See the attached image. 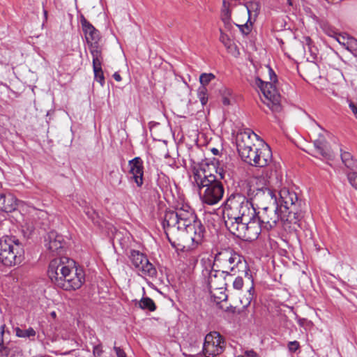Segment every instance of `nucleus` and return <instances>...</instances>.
I'll return each instance as SVG.
<instances>
[{
	"label": "nucleus",
	"instance_id": "8fccbe9b",
	"mask_svg": "<svg viewBox=\"0 0 357 357\" xmlns=\"http://www.w3.org/2000/svg\"><path fill=\"white\" fill-rule=\"evenodd\" d=\"M226 312L235 313L236 312V307L230 305L229 307H227V308L225 310Z\"/></svg>",
	"mask_w": 357,
	"mask_h": 357
},
{
	"label": "nucleus",
	"instance_id": "7c9ffc66",
	"mask_svg": "<svg viewBox=\"0 0 357 357\" xmlns=\"http://www.w3.org/2000/svg\"><path fill=\"white\" fill-rule=\"evenodd\" d=\"M215 78V76L213 73H202L199 76V82L201 84L200 86L206 87V86Z\"/></svg>",
	"mask_w": 357,
	"mask_h": 357
},
{
	"label": "nucleus",
	"instance_id": "2f4dec72",
	"mask_svg": "<svg viewBox=\"0 0 357 357\" xmlns=\"http://www.w3.org/2000/svg\"><path fill=\"white\" fill-rule=\"evenodd\" d=\"M236 26L239 28L240 31L245 36H248L252 31V24L250 21V18L248 20L247 22L243 25L236 24Z\"/></svg>",
	"mask_w": 357,
	"mask_h": 357
},
{
	"label": "nucleus",
	"instance_id": "603ef678",
	"mask_svg": "<svg viewBox=\"0 0 357 357\" xmlns=\"http://www.w3.org/2000/svg\"><path fill=\"white\" fill-rule=\"evenodd\" d=\"M44 22L47 20V10L43 7Z\"/></svg>",
	"mask_w": 357,
	"mask_h": 357
},
{
	"label": "nucleus",
	"instance_id": "13d9d810",
	"mask_svg": "<svg viewBox=\"0 0 357 357\" xmlns=\"http://www.w3.org/2000/svg\"><path fill=\"white\" fill-rule=\"evenodd\" d=\"M282 43H283V41H282V40H280V44H282Z\"/></svg>",
	"mask_w": 357,
	"mask_h": 357
},
{
	"label": "nucleus",
	"instance_id": "20e7f679",
	"mask_svg": "<svg viewBox=\"0 0 357 357\" xmlns=\"http://www.w3.org/2000/svg\"><path fill=\"white\" fill-rule=\"evenodd\" d=\"M66 257L55 258L49 264L47 274L51 282L57 288L65 291L80 288L85 280L82 269L69 267L66 264Z\"/></svg>",
	"mask_w": 357,
	"mask_h": 357
},
{
	"label": "nucleus",
	"instance_id": "a19ab883",
	"mask_svg": "<svg viewBox=\"0 0 357 357\" xmlns=\"http://www.w3.org/2000/svg\"><path fill=\"white\" fill-rule=\"evenodd\" d=\"M213 296L217 302L225 301L227 299V295L222 291L219 292V295H217L216 293H213Z\"/></svg>",
	"mask_w": 357,
	"mask_h": 357
},
{
	"label": "nucleus",
	"instance_id": "f8f14e48",
	"mask_svg": "<svg viewBox=\"0 0 357 357\" xmlns=\"http://www.w3.org/2000/svg\"><path fill=\"white\" fill-rule=\"evenodd\" d=\"M214 267L215 266L208 260L207 264L205 265L204 268L202 270L204 282L211 293L212 290H222L227 285V283L223 282L222 279L225 280L228 276L221 275L220 270H215Z\"/></svg>",
	"mask_w": 357,
	"mask_h": 357
},
{
	"label": "nucleus",
	"instance_id": "393cba45",
	"mask_svg": "<svg viewBox=\"0 0 357 357\" xmlns=\"http://www.w3.org/2000/svg\"><path fill=\"white\" fill-rule=\"evenodd\" d=\"M139 307L142 310H148L150 312H153L156 310V305L154 301L149 297H143L138 301Z\"/></svg>",
	"mask_w": 357,
	"mask_h": 357
},
{
	"label": "nucleus",
	"instance_id": "f3484780",
	"mask_svg": "<svg viewBox=\"0 0 357 357\" xmlns=\"http://www.w3.org/2000/svg\"><path fill=\"white\" fill-rule=\"evenodd\" d=\"M45 247L53 255H60L63 251L65 241L62 235L54 231L48 233L45 238Z\"/></svg>",
	"mask_w": 357,
	"mask_h": 357
},
{
	"label": "nucleus",
	"instance_id": "0eeeda50",
	"mask_svg": "<svg viewBox=\"0 0 357 357\" xmlns=\"http://www.w3.org/2000/svg\"><path fill=\"white\" fill-rule=\"evenodd\" d=\"M23 244L15 236L5 235L0 238V262L5 266H14L24 259Z\"/></svg>",
	"mask_w": 357,
	"mask_h": 357
},
{
	"label": "nucleus",
	"instance_id": "864d4df0",
	"mask_svg": "<svg viewBox=\"0 0 357 357\" xmlns=\"http://www.w3.org/2000/svg\"><path fill=\"white\" fill-rule=\"evenodd\" d=\"M211 152L214 154V155H218L219 153V151L218 149L216 148H213L211 149Z\"/></svg>",
	"mask_w": 357,
	"mask_h": 357
},
{
	"label": "nucleus",
	"instance_id": "423d86ee",
	"mask_svg": "<svg viewBox=\"0 0 357 357\" xmlns=\"http://www.w3.org/2000/svg\"><path fill=\"white\" fill-rule=\"evenodd\" d=\"M277 206L282 215V222L297 225L304 215L305 203L298 199L297 194L286 188L277 192Z\"/></svg>",
	"mask_w": 357,
	"mask_h": 357
},
{
	"label": "nucleus",
	"instance_id": "72a5a7b5",
	"mask_svg": "<svg viewBox=\"0 0 357 357\" xmlns=\"http://www.w3.org/2000/svg\"><path fill=\"white\" fill-rule=\"evenodd\" d=\"M222 20L225 24L226 28L229 29L231 26L230 20H231V14L230 11L227 9L223 10L221 15Z\"/></svg>",
	"mask_w": 357,
	"mask_h": 357
},
{
	"label": "nucleus",
	"instance_id": "58836bf2",
	"mask_svg": "<svg viewBox=\"0 0 357 357\" xmlns=\"http://www.w3.org/2000/svg\"><path fill=\"white\" fill-rule=\"evenodd\" d=\"M288 349L291 352H296L300 348V344L298 341H291L287 345Z\"/></svg>",
	"mask_w": 357,
	"mask_h": 357
},
{
	"label": "nucleus",
	"instance_id": "4468645a",
	"mask_svg": "<svg viewBox=\"0 0 357 357\" xmlns=\"http://www.w3.org/2000/svg\"><path fill=\"white\" fill-rule=\"evenodd\" d=\"M256 82L268 100V102L266 104L270 109L273 112H281L282 107L280 104V96L277 92L276 86L274 85L275 82H264L259 77L256 79Z\"/></svg>",
	"mask_w": 357,
	"mask_h": 357
},
{
	"label": "nucleus",
	"instance_id": "c03bdc74",
	"mask_svg": "<svg viewBox=\"0 0 357 357\" xmlns=\"http://www.w3.org/2000/svg\"><path fill=\"white\" fill-rule=\"evenodd\" d=\"M85 213L89 218L92 220H93L96 215L95 211L89 208H86Z\"/></svg>",
	"mask_w": 357,
	"mask_h": 357
},
{
	"label": "nucleus",
	"instance_id": "e433bc0d",
	"mask_svg": "<svg viewBox=\"0 0 357 357\" xmlns=\"http://www.w3.org/2000/svg\"><path fill=\"white\" fill-rule=\"evenodd\" d=\"M9 352L10 349L4 344L3 335H0V353L5 354L8 356Z\"/></svg>",
	"mask_w": 357,
	"mask_h": 357
},
{
	"label": "nucleus",
	"instance_id": "2eb2a0df",
	"mask_svg": "<svg viewBox=\"0 0 357 357\" xmlns=\"http://www.w3.org/2000/svg\"><path fill=\"white\" fill-rule=\"evenodd\" d=\"M257 218L264 226V229L270 231L275 228L280 220L282 222V215L278 206H273L270 208L260 209L257 211Z\"/></svg>",
	"mask_w": 357,
	"mask_h": 357
},
{
	"label": "nucleus",
	"instance_id": "37998d69",
	"mask_svg": "<svg viewBox=\"0 0 357 357\" xmlns=\"http://www.w3.org/2000/svg\"><path fill=\"white\" fill-rule=\"evenodd\" d=\"M268 75H269L270 82H278L276 74L275 73L274 70L269 66H268Z\"/></svg>",
	"mask_w": 357,
	"mask_h": 357
},
{
	"label": "nucleus",
	"instance_id": "c756f323",
	"mask_svg": "<svg viewBox=\"0 0 357 357\" xmlns=\"http://www.w3.org/2000/svg\"><path fill=\"white\" fill-rule=\"evenodd\" d=\"M16 335L19 337H31L36 335L35 330L29 327L26 330L21 329L19 327L15 328Z\"/></svg>",
	"mask_w": 357,
	"mask_h": 357
},
{
	"label": "nucleus",
	"instance_id": "49530a36",
	"mask_svg": "<svg viewBox=\"0 0 357 357\" xmlns=\"http://www.w3.org/2000/svg\"><path fill=\"white\" fill-rule=\"evenodd\" d=\"M349 107L351 108L356 118L357 119V107L355 106V105L353 102H351L349 104Z\"/></svg>",
	"mask_w": 357,
	"mask_h": 357
},
{
	"label": "nucleus",
	"instance_id": "a18cd8bd",
	"mask_svg": "<svg viewBox=\"0 0 357 357\" xmlns=\"http://www.w3.org/2000/svg\"><path fill=\"white\" fill-rule=\"evenodd\" d=\"M246 357H259V356L254 350H248L245 352Z\"/></svg>",
	"mask_w": 357,
	"mask_h": 357
},
{
	"label": "nucleus",
	"instance_id": "3c124183",
	"mask_svg": "<svg viewBox=\"0 0 357 357\" xmlns=\"http://www.w3.org/2000/svg\"><path fill=\"white\" fill-rule=\"evenodd\" d=\"M5 328H6V325H5V324H2V325L0 326V335H4V333H5Z\"/></svg>",
	"mask_w": 357,
	"mask_h": 357
},
{
	"label": "nucleus",
	"instance_id": "ddd939ff",
	"mask_svg": "<svg viewBox=\"0 0 357 357\" xmlns=\"http://www.w3.org/2000/svg\"><path fill=\"white\" fill-rule=\"evenodd\" d=\"M128 257L135 268L141 272V275L151 278L157 275V271L149 261L147 256L139 250H131Z\"/></svg>",
	"mask_w": 357,
	"mask_h": 357
},
{
	"label": "nucleus",
	"instance_id": "6e6552de",
	"mask_svg": "<svg viewBox=\"0 0 357 357\" xmlns=\"http://www.w3.org/2000/svg\"><path fill=\"white\" fill-rule=\"evenodd\" d=\"M257 136L254 132L248 130L241 132L236 137V147L241 159L246 163L256 165L258 149L250 140L251 136Z\"/></svg>",
	"mask_w": 357,
	"mask_h": 357
},
{
	"label": "nucleus",
	"instance_id": "9d476101",
	"mask_svg": "<svg viewBox=\"0 0 357 357\" xmlns=\"http://www.w3.org/2000/svg\"><path fill=\"white\" fill-rule=\"evenodd\" d=\"M264 226L259 222L257 215L247 222L238 224L229 232L237 238L246 241L256 240L261 233Z\"/></svg>",
	"mask_w": 357,
	"mask_h": 357
},
{
	"label": "nucleus",
	"instance_id": "f03ea898",
	"mask_svg": "<svg viewBox=\"0 0 357 357\" xmlns=\"http://www.w3.org/2000/svg\"><path fill=\"white\" fill-rule=\"evenodd\" d=\"M243 257L234 252L232 249L226 248L218 251L214 256L212 264L216 268L222 269L221 275L232 276L236 275L239 271V267L244 268L242 271L244 276L251 282V287L248 290V295L245 297V301L241 300L243 307H247L250 305L255 298V289L254 279L251 271L245 262H242Z\"/></svg>",
	"mask_w": 357,
	"mask_h": 357
},
{
	"label": "nucleus",
	"instance_id": "1a4fd4ad",
	"mask_svg": "<svg viewBox=\"0 0 357 357\" xmlns=\"http://www.w3.org/2000/svg\"><path fill=\"white\" fill-rule=\"evenodd\" d=\"M246 195L259 210L277 206V191L269 188L248 186Z\"/></svg>",
	"mask_w": 357,
	"mask_h": 357
},
{
	"label": "nucleus",
	"instance_id": "bb28decb",
	"mask_svg": "<svg viewBox=\"0 0 357 357\" xmlns=\"http://www.w3.org/2000/svg\"><path fill=\"white\" fill-rule=\"evenodd\" d=\"M122 174L119 172V169H113L109 172V179L112 185H119L121 183Z\"/></svg>",
	"mask_w": 357,
	"mask_h": 357
},
{
	"label": "nucleus",
	"instance_id": "dca6fc26",
	"mask_svg": "<svg viewBox=\"0 0 357 357\" xmlns=\"http://www.w3.org/2000/svg\"><path fill=\"white\" fill-rule=\"evenodd\" d=\"M129 174L131 175L130 181H133L137 187L141 188L144 184V161L140 157H135L128 161Z\"/></svg>",
	"mask_w": 357,
	"mask_h": 357
},
{
	"label": "nucleus",
	"instance_id": "5701e85b",
	"mask_svg": "<svg viewBox=\"0 0 357 357\" xmlns=\"http://www.w3.org/2000/svg\"><path fill=\"white\" fill-rule=\"evenodd\" d=\"M341 159L344 165L351 170L357 169V160L354 159L352 155L347 151H342Z\"/></svg>",
	"mask_w": 357,
	"mask_h": 357
},
{
	"label": "nucleus",
	"instance_id": "c9c22d12",
	"mask_svg": "<svg viewBox=\"0 0 357 357\" xmlns=\"http://www.w3.org/2000/svg\"><path fill=\"white\" fill-rule=\"evenodd\" d=\"M243 287V280L242 276H237L233 282V287L236 290H241Z\"/></svg>",
	"mask_w": 357,
	"mask_h": 357
},
{
	"label": "nucleus",
	"instance_id": "473e14b6",
	"mask_svg": "<svg viewBox=\"0 0 357 357\" xmlns=\"http://www.w3.org/2000/svg\"><path fill=\"white\" fill-rule=\"evenodd\" d=\"M213 167L215 173L214 174V177H215L219 181L222 182V180L225 179V171L222 167H216L214 164H213Z\"/></svg>",
	"mask_w": 357,
	"mask_h": 357
},
{
	"label": "nucleus",
	"instance_id": "ea45409f",
	"mask_svg": "<svg viewBox=\"0 0 357 357\" xmlns=\"http://www.w3.org/2000/svg\"><path fill=\"white\" fill-rule=\"evenodd\" d=\"M103 353L101 344H97L93 348V354L95 357H101Z\"/></svg>",
	"mask_w": 357,
	"mask_h": 357
},
{
	"label": "nucleus",
	"instance_id": "4be33fe9",
	"mask_svg": "<svg viewBox=\"0 0 357 357\" xmlns=\"http://www.w3.org/2000/svg\"><path fill=\"white\" fill-rule=\"evenodd\" d=\"M89 49L93 58V66H102L103 58L99 44L96 42L92 43L91 45H89Z\"/></svg>",
	"mask_w": 357,
	"mask_h": 357
},
{
	"label": "nucleus",
	"instance_id": "b1692460",
	"mask_svg": "<svg viewBox=\"0 0 357 357\" xmlns=\"http://www.w3.org/2000/svg\"><path fill=\"white\" fill-rule=\"evenodd\" d=\"M314 146L318 154L324 158L329 156L328 151L326 147V142L324 139H317L314 142Z\"/></svg>",
	"mask_w": 357,
	"mask_h": 357
},
{
	"label": "nucleus",
	"instance_id": "39448f33",
	"mask_svg": "<svg viewBox=\"0 0 357 357\" xmlns=\"http://www.w3.org/2000/svg\"><path fill=\"white\" fill-rule=\"evenodd\" d=\"M193 178L204 204L215 205L222 199L225 194L224 185L214 177L213 173L205 169H202V172L195 169Z\"/></svg>",
	"mask_w": 357,
	"mask_h": 357
},
{
	"label": "nucleus",
	"instance_id": "5fc2aeb1",
	"mask_svg": "<svg viewBox=\"0 0 357 357\" xmlns=\"http://www.w3.org/2000/svg\"><path fill=\"white\" fill-rule=\"evenodd\" d=\"M287 3H288V5L291 6L292 5V0H287Z\"/></svg>",
	"mask_w": 357,
	"mask_h": 357
},
{
	"label": "nucleus",
	"instance_id": "a878e982",
	"mask_svg": "<svg viewBox=\"0 0 357 357\" xmlns=\"http://www.w3.org/2000/svg\"><path fill=\"white\" fill-rule=\"evenodd\" d=\"M303 44L304 45H306L308 50V52L310 54V58L312 61H314L317 59V47L313 45V42L312 39L309 36H305L303 38Z\"/></svg>",
	"mask_w": 357,
	"mask_h": 357
},
{
	"label": "nucleus",
	"instance_id": "f257e3e1",
	"mask_svg": "<svg viewBox=\"0 0 357 357\" xmlns=\"http://www.w3.org/2000/svg\"><path fill=\"white\" fill-rule=\"evenodd\" d=\"M162 227L172 247L179 245V241L190 235L191 241L198 245L204 237L205 228L191 210L182 208L176 211H167L162 221Z\"/></svg>",
	"mask_w": 357,
	"mask_h": 357
},
{
	"label": "nucleus",
	"instance_id": "79ce46f5",
	"mask_svg": "<svg viewBox=\"0 0 357 357\" xmlns=\"http://www.w3.org/2000/svg\"><path fill=\"white\" fill-rule=\"evenodd\" d=\"M113 349L117 357H127L124 350L121 347L116 346V343L114 344Z\"/></svg>",
	"mask_w": 357,
	"mask_h": 357
},
{
	"label": "nucleus",
	"instance_id": "6e6d98bb",
	"mask_svg": "<svg viewBox=\"0 0 357 357\" xmlns=\"http://www.w3.org/2000/svg\"><path fill=\"white\" fill-rule=\"evenodd\" d=\"M51 315H52V317H56V312H51Z\"/></svg>",
	"mask_w": 357,
	"mask_h": 357
},
{
	"label": "nucleus",
	"instance_id": "f704fd0d",
	"mask_svg": "<svg viewBox=\"0 0 357 357\" xmlns=\"http://www.w3.org/2000/svg\"><path fill=\"white\" fill-rule=\"evenodd\" d=\"M347 178L350 184L357 190V172L355 170L347 174Z\"/></svg>",
	"mask_w": 357,
	"mask_h": 357
},
{
	"label": "nucleus",
	"instance_id": "aec40b11",
	"mask_svg": "<svg viewBox=\"0 0 357 357\" xmlns=\"http://www.w3.org/2000/svg\"><path fill=\"white\" fill-rule=\"evenodd\" d=\"M255 167L268 166L272 160V151L268 144H264L258 149Z\"/></svg>",
	"mask_w": 357,
	"mask_h": 357
},
{
	"label": "nucleus",
	"instance_id": "6ab92c4d",
	"mask_svg": "<svg viewBox=\"0 0 357 357\" xmlns=\"http://www.w3.org/2000/svg\"><path fill=\"white\" fill-rule=\"evenodd\" d=\"M17 199L10 192L0 191V211L10 213L16 209Z\"/></svg>",
	"mask_w": 357,
	"mask_h": 357
},
{
	"label": "nucleus",
	"instance_id": "c85d7f7f",
	"mask_svg": "<svg viewBox=\"0 0 357 357\" xmlns=\"http://www.w3.org/2000/svg\"><path fill=\"white\" fill-rule=\"evenodd\" d=\"M93 70L94 73L95 80L99 82L102 86L105 84V77L102 69V66H93Z\"/></svg>",
	"mask_w": 357,
	"mask_h": 357
},
{
	"label": "nucleus",
	"instance_id": "09e8293b",
	"mask_svg": "<svg viewBox=\"0 0 357 357\" xmlns=\"http://www.w3.org/2000/svg\"><path fill=\"white\" fill-rule=\"evenodd\" d=\"M114 79L117 82H121L122 80V77L120 74L117 72L114 73L113 75Z\"/></svg>",
	"mask_w": 357,
	"mask_h": 357
},
{
	"label": "nucleus",
	"instance_id": "412c9836",
	"mask_svg": "<svg viewBox=\"0 0 357 357\" xmlns=\"http://www.w3.org/2000/svg\"><path fill=\"white\" fill-rule=\"evenodd\" d=\"M156 185L154 186L152 183L149 185V188L153 190L154 195L160 196V192H166L169 189L168 178L165 174L161 173L157 174Z\"/></svg>",
	"mask_w": 357,
	"mask_h": 357
},
{
	"label": "nucleus",
	"instance_id": "cd10ccee",
	"mask_svg": "<svg viewBox=\"0 0 357 357\" xmlns=\"http://www.w3.org/2000/svg\"><path fill=\"white\" fill-rule=\"evenodd\" d=\"M197 98L203 106L206 105L208 100V89L204 86H199L197 89Z\"/></svg>",
	"mask_w": 357,
	"mask_h": 357
},
{
	"label": "nucleus",
	"instance_id": "4d7b16f0",
	"mask_svg": "<svg viewBox=\"0 0 357 357\" xmlns=\"http://www.w3.org/2000/svg\"><path fill=\"white\" fill-rule=\"evenodd\" d=\"M247 9H248V13L250 14V8L248 7H247Z\"/></svg>",
	"mask_w": 357,
	"mask_h": 357
},
{
	"label": "nucleus",
	"instance_id": "a211bd4d",
	"mask_svg": "<svg viewBox=\"0 0 357 357\" xmlns=\"http://www.w3.org/2000/svg\"><path fill=\"white\" fill-rule=\"evenodd\" d=\"M80 23L87 44L91 45L92 43H95V42H96L98 43V41L100 38L99 31L96 29L93 26V24L84 17L83 15H81Z\"/></svg>",
	"mask_w": 357,
	"mask_h": 357
},
{
	"label": "nucleus",
	"instance_id": "bf43d9fd",
	"mask_svg": "<svg viewBox=\"0 0 357 357\" xmlns=\"http://www.w3.org/2000/svg\"><path fill=\"white\" fill-rule=\"evenodd\" d=\"M282 43H283V41H282V40H280V44H282Z\"/></svg>",
	"mask_w": 357,
	"mask_h": 357
},
{
	"label": "nucleus",
	"instance_id": "9b49d317",
	"mask_svg": "<svg viewBox=\"0 0 357 357\" xmlns=\"http://www.w3.org/2000/svg\"><path fill=\"white\" fill-rule=\"evenodd\" d=\"M225 347L224 337L217 331L208 333L204 338L202 352L206 357H215L221 354Z\"/></svg>",
	"mask_w": 357,
	"mask_h": 357
},
{
	"label": "nucleus",
	"instance_id": "de8ad7c7",
	"mask_svg": "<svg viewBox=\"0 0 357 357\" xmlns=\"http://www.w3.org/2000/svg\"><path fill=\"white\" fill-rule=\"evenodd\" d=\"M230 99L227 97V96H223L222 97V104L225 106H227V105H230Z\"/></svg>",
	"mask_w": 357,
	"mask_h": 357
},
{
	"label": "nucleus",
	"instance_id": "4c0bfd02",
	"mask_svg": "<svg viewBox=\"0 0 357 357\" xmlns=\"http://www.w3.org/2000/svg\"><path fill=\"white\" fill-rule=\"evenodd\" d=\"M220 40L224 44L225 46L229 47L231 44V40L229 39V36L222 32V31L220 29Z\"/></svg>",
	"mask_w": 357,
	"mask_h": 357
},
{
	"label": "nucleus",
	"instance_id": "7ed1b4c3",
	"mask_svg": "<svg viewBox=\"0 0 357 357\" xmlns=\"http://www.w3.org/2000/svg\"><path fill=\"white\" fill-rule=\"evenodd\" d=\"M256 215L257 210L247 195L234 192L227 199L224 222L229 231Z\"/></svg>",
	"mask_w": 357,
	"mask_h": 357
}]
</instances>
